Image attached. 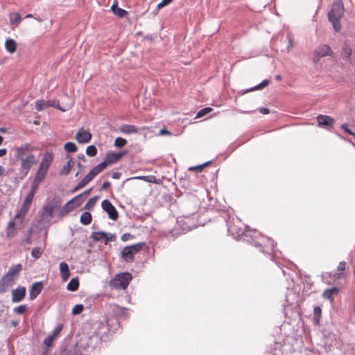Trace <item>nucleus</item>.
Wrapping results in <instances>:
<instances>
[{"label":"nucleus","mask_w":355,"mask_h":355,"mask_svg":"<svg viewBox=\"0 0 355 355\" xmlns=\"http://www.w3.org/2000/svg\"><path fill=\"white\" fill-rule=\"evenodd\" d=\"M171 1H160L159 3L157 6V8L155 11H153L154 15L157 13V10L161 9L162 8L168 5Z\"/></svg>","instance_id":"obj_57"},{"label":"nucleus","mask_w":355,"mask_h":355,"mask_svg":"<svg viewBox=\"0 0 355 355\" xmlns=\"http://www.w3.org/2000/svg\"><path fill=\"white\" fill-rule=\"evenodd\" d=\"M27 310V306L25 304L19 305L17 307H15L13 311L17 314H23Z\"/></svg>","instance_id":"obj_48"},{"label":"nucleus","mask_w":355,"mask_h":355,"mask_svg":"<svg viewBox=\"0 0 355 355\" xmlns=\"http://www.w3.org/2000/svg\"><path fill=\"white\" fill-rule=\"evenodd\" d=\"M98 198V196H94V197L91 198L85 204L84 209H88V210L92 209L94 208V207L95 206Z\"/></svg>","instance_id":"obj_36"},{"label":"nucleus","mask_w":355,"mask_h":355,"mask_svg":"<svg viewBox=\"0 0 355 355\" xmlns=\"http://www.w3.org/2000/svg\"><path fill=\"white\" fill-rule=\"evenodd\" d=\"M47 103H48V107L51 106L53 107H55L62 112H65L67 110L66 108H64V107H62L60 106L59 101L57 100L48 101Z\"/></svg>","instance_id":"obj_43"},{"label":"nucleus","mask_w":355,"mask_h":355,"mask_svg":"<svg viewBox=\"0 0 355 355\" xmlns=\"http://www.w3.org/2000/svg\"><path fill=\"white\" fill-rule=\"evenodd\" d=\"M198 215L193 214L191 215L183 216L177 219V225L171 233L172 235L178 236L180 234H184L193 228L200 225H204V223L197 219Z\"/></svg>","instance_id":"obj_1"},{"label":"nucleus","mask_w":355,"mask_h":355,"mask_svg":"<svg viewBox=\"0 0 355 355\" xmlns=\"http://www.w3.org/2000/svg\"><path fill=\"white\" fill-rule=\"evenodd\" d=\"M35 148L29 143L22 144L15 149V157L17 159H21L31 156H34L32 153Z\"/></svg>","instance_id":"obj_9"},{"label":"nucleus","mask_w":355,"mask_h":355,"mask_svg":"<svg viewBox=\"0 0 355 355\" xmlns=\"http://www.w3.org/2000/svg\"><path fill=\"white\" fill-rule=\"evenodd\" d=\"M92 216L90 212L89 211H84L80 218V222L83 225H88L92 223Z\"/></svg>","instance_id":"obj_29"},{"label":"nucleus","mask_w":355,"mask_h":355,"mask_svg":"<svg viewBox=\"0 0 355 355\" xmlns=\"http://www.w3.org/2000/svg\"><path fill=\"white\" fill-rule=\"evenodd\" d=\"M46 173L47 171H44L42 169L40 170V168H38L33 180L36 181L38 183H40L45 178Z\"/></svg>","instance_id":"obj_35"},{"label":"nucleus","mask_w":355,"mask_h":355,"mask_svg":"<svg viewBox=\"0 0 355 355\" xmlns=\"http://www.w3.org/2000/svg\"><path fill=\"white\" fill-rule=\"evenodd\" d=\"M344 12V6L343 1H334L331 8L328 13L329 20L333 25L335 31L338 32L340 30L341 25L340 19Z\"/></svg>","instance_id":"obj_4"},{"label":"nucleus","mask_w":355,"mask_h":355,"mask_svg":"<svg viewBox=\"0 0 355 355\" xmlns=\"http://www.w3.org/2000/svg\"><path fill=\"white\" fill-rule=\"evenodd\" d=\"M54 337H53L52 336L49 335L47 337H46L44 340V344L46 346V347H50L51 345H52V343L54 340Z\"/></svg>","instance_id":"obj_53"},{"label":"nucleus","mask_w":355,"mask_h":355,"mask_svg":"<svg viewBox=\"0 0 355 355\" xmlns=\"http://www.w3.org/2000/svg\"><path fill=\"white\" fill-rule=\"evenodd\" d=\"M321 308L320 306H315L313 309V314H314V322L318 323L320 321V317L321 315Z\"/></svg>","instance_id":"obj_45"},{"label":"nucleus","mask_w":355,"mask_h":355,"mask_svg":"<svg viewBox=\"0 0 355 355\" xmlns=\"http://www.w3.org/2000/svg\"><path fill=\"white\" fill-rule=\"evenodd\" d=\"M48 107V103L44 100H40L36 102L35 108L37 111L44 110Z\"/></svg>","instance_id":"obj_42"},{"label":"nucleus","mask_w":355,"mask_h":355,"mask_svg":"<svg viewBox=\"0 0 355 355\" xmlns=\"http://www.w3.org/2000/svg\"><path fill=\"white\" fill-rule=\"evenodd\" d=\"M341 129H343L345 132L348 133L349 135H353L355 137V133L353 132L349 128L348 125L347 123H344L341 125Z\"/></svg>","instance_id":"obj_58"},{"label":"nucleus","mask_w":355,"mask_h":355,"mask_svg":"<svg viewBox=\"0 0 355 355\" xmlns=\"http://www.w3.org/2000/svg\"><path fill=\"white\" fill-rule=\"evenodd\" d=\"M72 159L70 158L67 162V164H65L62 168L60 173L62 175H68L70 173L71 168L72 167Z\"/></svg>","instance_id":"obj_38"},{"label":"nucleus","mask_w":355,"mask_h":355,"mask_svg":"<svg viewBox=\"0 0 355 355\" xmlns=\"http://www.w3.org/2000/svg\"><path fill=\"white\" fill-rule=\"evenodd\" d=\"M26 289L24 286H18L12 291V302L17 303L22 301L26 296Z\"/></svg>","instance_id":"obj_15"},{"label":"nucleus","mask_w":355,"mask_h":355,"mask_svg":"<svg viewBox=\"0 0 355 355\" xmlns=\"http://www.w3.org/2000/svg\"><path fill=\"white\" fill-rule=\"evenodd\" d=\"M210 163V162H207L202 164H200V165H198V166H191L189 168V170L190 171H193V170H196V171L198 172H200L202 171V168L205 166H207Z\"/></svg>","instance_id":"obj_52"},{"label":"nucleus","mask_w":355,"mask_h":355,"mask_svg":"<svg viewBox=\"0 0 355 355\" xmlns=\"http://www.w3.org/2000/svg\"><path fill=\"white\" fill-rule=\"evenodd\" d=\"M212 111V108L210 107H207L203 109H201L200 111L198 112L196 114V118H201L207 114H209Z\"/></svg>","instance_id":"obj_41"},{"label":"nucleus","mask_w":355,"mask_h":355,"mask_svg":"<svg viewBox=\"0 0 355 355\" xmlns=\"http://www.w3.org/2000/svg\"><path fill=\"white\" fill-rule=\"evenodd\" d=\"M318 125L322 128L329 129L333 127L335 121L334 119L328 115L320 114L317 116Z\"/></svg>","instance_id":"obj_14"},{"label":"nucleus","mask_w":355,"mask_h":355,"mask_svg":"<svg viewBox=\"0 0 355 355\" xmlns=\"http://www.w3.org/2000/svg\"><path fill=\"white\" fill-rule=\"evenodd\" d=\"M31 234H32V229H30L25 237V239L22 241L23 244L30 245L31 244Z\"/></svg>","instance_id":"obj_50"},{"label":"nucleus","mask_w":355,"mask_h":355,"mask_svg":"<svg viewBox=\"0 0 355 355\" xmlns=\"http://www.w3.org/2000/svg\"><path fill=\"white\" fill-rule=\"evenodd\" d=\"M64 148L68 153H73L77 150L76 145L71 141L67 142L64 146Z\"/></svg>","instance_id":"obj_37"},{"label":"nucleus","mask_w":355,"mask_h":355,"mask_svg":"<svg viewBox=\"0 0 355 355\" xmlns=\"http://www.w3.org/2000/svg\"><path fill=\"white\" fill-rule=\"evenodd\" d=\"M346 262L340 261L338 266L337 270L338 271H344L345 270Z\"/></svg>","instance_id":"obj_61"},{"label":"nucleus","mask_w":355,"mask_h":355,"mask_svg":"<svg viewBox=\"0 0 355 355\" xmlns=\"http://www.w3.org/2000/svg\"><path fill=\"white\" fill-rule=\"evenodd\" d=\"M76 139L80 144H85L89 142L92 139V134L85 130L83 128L78 130L76 133Z\"/></svg>","instance_id":"obj_17"},{"label":"nucleus","mask_w":355,"mask_h":355,"mask_svg":"<svg viewBox=\"0 0 355 355\" xmlns=\"http://www.w3.org/2000/svg\"><path fill=\"white\" fill-rule=\"evenodd\" d=\"M80 198V196H76V197L71 199L69 202H67L63 207L60 206V208L58 210V216L59 218H62L69 212L72 211L75 209V207L71 205L72 202Z\"/></svg>","instance_id":"obj_13"},{"label":"nucleus","mask_w":355,"mask_h":355,"mask_svg":"<svg viewBox=\"0 0 355 355\" xmlns=\"http://www.w3.org/2000/svg\"><path fill=\"white\" fill-rule=\"evenodd\" d=\"M227 232L230 234H232L234 238L239 239L241 236L244 237V240L250 241L249 238H251L253 233V230H245L244 231L241 227H239L234 224V223L230 220L227 221Z\"/></svg>","instance_id":"obj_6"},{"label":"nucleus","mask_w":355,"mask_h":355,"mask_svg":"<svg viewBox=\"0 0 355 355\" xmlns=\"http://www.w3.org/2000/svg\"><path fill=\"white\" fill-rule=\"evenodd\" d=\"M105 236H106L105 232H93L90 235V238L94 241H100L102 239H104Z\"/></svg>","instance_id":"obj_33"},{"label":"nucleus","mask_w":355,"mask_h":355,"mask_svg":"<svg viewBox=\"0 0 355 355\" xmlns=\"http://www.w3.org/2000/svg\"><path fill=\"white\" fill-rule=\"evenodd\" d=\"M9 17L10 24L15 26H17L21 19L20 14L17 12L10 13Z\"/></svg>","instance_id":"obj_34"},{"label":"nucleus","mask_w":355,"mask_h":355,"mask_svg":"<svg viewBox=\"0 0 355 355\" xmlns=\"http://www.w3.org/2000/svg\"><path fill=\"white\" fill-rule=\"evenodd\" d=\"M62 327H63V326H62V324H58L55 327V329H54L53 333L51 334V336H52L53 337L55 338L58 336V334L62 331Z\"/></svg>","instance_id":"obj_51"},{"label":"nucleus","mask_w":355,"mask_h":355,"mask_svg":"<svg viewBox=\"0 0 355 355\" xmlns=\"http://www.w3.org/2000/svg\"><path fill=\"white\" fill-rule=\"evenodd\" d=\"M110 331L108 324L101 322L98 324V328L94 331V335L92 336L89 339L91 341L94 340L96 343L101 341L105 336Z\"/></svg>","instance_id":"obj_11"},{"label":"nucleus","mask_w":355,"mask_h":355,"mask_svg":"<svg viewBox=\"0 0 355 355\" xmlns=\"http://www.w3.org/2000/svg\"><path fill=\"white\" fill-rule=\"evenodd\" d=\"M333 55L334 52L332 51L329 45L320 44L316 47V49L314 51L313 62L315 64H318L321 58Z\"/></svg>","instance_id":"obj_10"},{"label":"nucleus","mask_w":355,"mask_h":355,"mask_svg":"<svg viewBox=\"0 0 355 355\" xmlns=\"http://www.w3.org/2000/svg\"><path fill=\"white\" fill-rule=\"evenodd\" d=\"M250 239L251 241L249 242H252V245L255 247H259L260 251L263 253L270 254L273 250V241L270 238L263 236L256 230H253Z\"/></svg>","instance_id":"obj_3"},{"label":"nucleus","mask_w":355,"mask_h":355,"mask_svg":"<svg viewBox=\"0 0 355 355\" xmlns=\"http://www.w3.org/2000/svg\"><path fill=\"white\" fill-rule=\"evenodd\" d=\"M79 281L78 278L71 279L67 286V289L70 291H76L78 289Z\"/></svg>","instance_id":"obj_32"},{"label":"nucleus","mask_w":355,"mask_h":355,"mask_svg":"<svg viewBox=\"0 0 355 355\" xmlns=\"http://www.w3.org/2000/svg\"><path fill=\"white\" fill-rule=\"evenodd\" d=\"M127 143V141L122 137H117L114 141V146L117 148L123 147Z\"/></svg>","instance_id":"obj_46"},{"label":"nucleus","mask_w":355,"mask_h":355,"mask_svg":"<svg viewBox=\"0 0 355 355\" xmlns=\"http://www.w3.org/2000/svg\"><path fill=\"white\" fill-rule=\"evenodd\" d=\"M43 251L44 250L42 248L37 247L32 249L31 254V256L36 259L41 257L42 254L43 253Z\"/></svg>","instance_id":"obj_39"},{"label":"nucleus","mask_w":355,"mask_h":355,"mask_svg":"<svg viewBox=\"0 0 355 355\" xmlns=\"http://www.w3.org/2000/svg\"><path fill=\"white\" fill-rule=\"evenodd\" d=\"M43 288L42 282H36L33 283L30 288L29 299L33 300L35 299L41 293Z\"/></svg>","instance_id":"obj_19"},{"label":"nucleus","mask_w":355,"mask_h":355,"mask_svg":"<svg viewBox=\"0 0 355 355\" xmlns=\"http://www.w3.org/2000/svg\"><path fill=\"white\" fill-rule=\"evenodd\" d=\"M269 83H270V81L268 80H267V79L263 80L259 84L255 85L254 87L249 88L248 89L245 90L243 92V94H245V93H248V92H252L254 90L262 89L264 87H266L269 84Z\"/></svg>","instance_id":"obj_31"},{"label":"nucleus","mask_w":355,"mask_h":355,"mask_svg":"<svg viewBox=\"0 0 355 355\" xmlns=\"http://www.w3.org/2000/svg\"><path fill=\"white\" fill-rule=\"evenodd\" d=\"M14 279L12 277H10L8 275H5L0 279V293H4L10 287L14 282Z\"/></svg>","instance_id":"obj_20"},{"label":"nucleus","mask_w":355,"mask_h":355,"mask_svg":"<svg viewBox=\"0 0 355 355\" xmlns=\"http://www.w3.org/2000/svg\"><path fill=\"white\" fill-rule=\"evenodd\" d=\"M40 183L33 180L31 186V191L28 193H32V194L35 195V191H37Z\"/></svg>","instance_id":"obj_56"},{"label":"nucleus","mask_w":355,"mask_h":355,"mask_svg":"<svg viewBox=\"0 0 355 355\" xmlns=\"http://www.w3.org/2000/svg\"><path fill=\"white\" fill-rule=\"evenodd\" d=\"M31 205L26 204L23 202L19 212L15 215V218L20 219V223L23 222L24 218L28 211Z\"/></svg>","instance_id":"obj_26"},{"label":"nucleus","mask_w":355,"mask_h":355,"mask_svg":"<svg viewBox=\"0 0 355 355\" xmlns=\"http://www.w3.org/2000/svg\"><path fill=\"white\" fill-rule=\"evenodd\" d=\"M22 270V265L20 263H17L15 266H11L9 269L8 272L6 274L10 277H12L15 280V278L19 275V272Z\"/></svg>","instance_id":"obj_22"},{"label":"nucleus","mask_w":355,"mask_h":355,"mask_svg":"<svg viewBox=\"0 0 355 355\" xmlns=\"http://www.w3.org/2000/svg\"><path fill=\"white\" fill-rule=\"evenodd\" d=\"M133 236L129 233H125L121 236V240L123 241H127L130 238H132Z\"/></svg>","instance_id":"obj_64"},{"label":"nucleus","mask_w":355,"mask_h":355,"mask_svg":"<svg viewBox=\"0 0 355 355\" xmlns=\"http://www.w3.org/2000/svg\"><path fill=\"white\" fill-rule=\"evenodd\" d=\"M95 178V175H94V174L92 173V172H89L86 176L83 178L84 180L87 182V184L89 182H90L94 178Z\"/></svg>","instance_id":"obj_59"},{"label":"nucleus","mask_w":355,"mask_h":355,"mask_svg":"<svg viewBox=\"0 0 355 355\" xmlns=\"http://www.w3.org/2000/svg\"><path fill=\"white\" fill-rule=\"evenodd\" d=\"M132 277L129 272H121L116 275L110 282V286L115 289H125Z\"/></svg>","instance_id":"obj_5"},{"label":"nucleus","mask_w":355,"mask_h":355,"mask_svg":"<svg viewBox=\"0 0 355 355\" xmlns=\"http://www.w3.org/2000/svg\"><path fill=\"white\" fill-rule=\"evenodd\" d=\"M53 160V154L51 151H46L44 153L42 159L40 164L39 168L47 171L49 166Z\"/></svg>","instance_id":"obj_16"},{"label":"nucleus","mask_w":355,"mask_h":355,"mask_svg":"<svg viewBox=\"0 0 355 355\" xmlns=\"http://www.w3.org/2000/svg\"><path fill=\"white\" fill-rule=\"evenodd\" d=\"M102 209L107 214L109 218L116 220L119 214L116 209L109 200H103L101 202Z\"/></svg>","instance_id":"obj_12"},{"label":"nucleus","mask_w":355,"mask_h":355,"mask_svg":"<svg viewBox=\"0 0 355 355\" xmlns=\"http://www.w3.org/2000/svg\"><path fill=\"white\" fill-rule=\"evenodd\" d=\"M86 154L89 157H94L97 154V148L94 145L88 146L86 148Z\"/></svg>","instance_id":"obj_44"},{"label":"nucleus","mask_w":355,"mask_h":355,"mask_svg":"<svg viewBox=\"0 0 355 355\" xmlns=\"http://www.w3.org/2000/svg\"><path fill=\"white\" fill-rule=\"evenodd\" d=\"M31 205L26 204L23 202L19 212L15 215V218L20 219V223L23 222L24 218L28 211Z\"/></svg>","instance_id":"obj_25"},{"label":"nucleus","mask_w":355,"mask_h":355,"mask_svg":"<svg viewBox=\"0 0 355 355\" xmlns=\"http://www.w3.org/2000/svg\"><path fill=\"white\" fill-rule=\"evenodd\" d=\"M84 309V306L83 304H78L73 306L72 309V314L73 315H78L83 312Z\"/></svg>","instance_id":"obj_47"},{"label":"nucleus","mask_w":355,"mask_h":355,"mask_svg":"<svg viewBox=\"0 0 355 355\" xmlns=\"http://www.w3.org/2000/svg\"><path fill=\"white\" fill-rule=\"evenodd\" d=\"M105 245H107L110 242L115 241V235L111 233H107L104 238Z\"/></svg>","instance_id":"obj_49"},{"label":"nucleus","mask_w":355,"mask_h":355,"mask_svg":"<svg viewBox=\"0 0 355 355\" xmlns=\"http://www.w3.org/2000/svg\"><path fill=\"white\" fill-rule=\"evenodd\" d=\"M5 48L8 52L13 53L16 51L17 44L13 39H7L5 42Z\"/></svg>","instance_id":"obj_28"},{"label":"nucleus","mask_w":355,"mask_h":355,"mask_svg":"<svg viewBox=\"0 0 355 355\" xmlns=\"http://www.w3.org/2000/svg\"><path fill=\"white\" fill-rule=\"evenodd\" d=\"M17 232L15 228V224L13 220L9 221L7 227L6 236L8 238H12L15 236Z\"/></svg>","instance_id":"obj_30"},{"label":"nucleus","mask_w":355,"mask_h":355,"mask_svg":"<svg viewBox=\"0 0 355 355\" xmlns=\"http://www.w3.org/2000/svg\"><path fill=\"white\" fill-rule=\"evenodd\" d=\"M34 196H35V195L32 194V193H28L26 195V198H24V201H23V202H25L26 204H30V205H31L32 201H33V198H34Z\"/></svg>","instance_id":"obj_55"},{"label":"nucleus","mask_w":355,"mask_h":355,"mask_svg":"<svg viewBox=\"0 0 355 355\" xmlns=\"http://www.w3.org/2000/svg\"><path fill=\"white\" fill-rule=\"evenodd\" d=\"M110 10L114 15L119 18H123L128 15V12L125 10L118 6L117 1H114L110 8Z\"/></svg>","instance_id":"obj_21"},{"label":"nucleus","mask_w":355,"mask_h":355,"mask_svg":"<svg viewBox=\"0 0 355 355\" xmlns=\"http://www.w3.org/2000/svg\"><path fill=\"white\" fill-rule=\"evenodd\" d=\"M286 40H288V44H287L286 49H287L288 51H289L293 48V40L289 37V35H288V37H286Z\"/></svg>","instance_id":"obj_63"},{"label":"nucleus","mask_w":355,"mask_h":355,"mask_svg":"<svg viewBox=\"0 0 355 355\" xmlns=\"http://www.w3.org/2000/svg\"><path fill=\"white\" fill-rule=\"evenodd\" d=\"M60 272L63 281H67L70 276L69 266L65 262L60 263Z\"/></svg>","instance_id":"obj_24"},{"label":"nucleus","mask_w":355,"mask_h":355,"mask_svg":"<svg viewBox=\"0 0 355 355\" xmlns=\"http://www.w3.org/2000/svg\"><path fill=\"white\" fill-rule=\"evenodd\" d=\"M338 291L339 289L338 287L326 289L322 293V297L324 299L332 301L334 296L338 293Z\"/></svg>","instance_id":"obj_23"},{"label":"nucleus","mask_w":355,"mask_h":355,"mask_svg":"<svg viewBox=\"0 0 355 355\" xmlns=\"http://www.w3.org/2000/svg\"><path fill=\"white\" fill-rule=\"evenodd\" d=\"M62 205V199L55 195L51 199H47L44 202L40 214V221L43 223H49L53 218L54 213L58 211Z\"/></svg>","instance_id":"obj_2"},{"label":"nucleus","mask_w":355,"mask_h":355,"mask_svg":"<svg viewBox=\"0 0 355 355\" xmlns=\"http://www.w3.org/2000/svg\"><path fill=\"white\" fill-rule=\"evenodd\" d=\"M352 54V50L349 46L345 44L342 49V55L344 58H349Z\"/></svg>","instance_id":"obj_40"},{"label":"nucleus","mask_w":355,"mask_h":355,"mask_svg":"<svg viewBox=\"0 0 355 355\" xmlns=\"http://www.w3.org/2000/svg\"><path fill=\"white\" fill-rule=\"evenodd\" d=\"M120 131L124 134H135L138 132L137 127L132 125L123 124L120 128Z\"/></svg>","instance_id":"obj_27"},{"label":"nucleus","mask_w":355,"mask_h":355,"mask_svg":"<svg viewBox=\"0 0 355 355\" xmlns=\"http://www.w3.org/2000/svg\"><path fill=\"white\" fill-rule=\"evenodd\" d=\"M19 160L21 162V166L18 175L19 179L22 180L28 174L31 167L37 162V159L34 155Z\"/></svg>","instance_id":"obj_8"},{"label":"nucleus","mask_w":355,"mask_h":355,"mask_svg":"<svg viewBox=\"0 0 355 355\" xmlns=\"http://www.w3.org/2000/svg\"><path fill=\"white\" fill-rule=\"evenodd\" d=\"M143 245L144 243H139L125 246L121 252V257L126 262L133 261L135 255L141 250Z\"/></svg>","instance_id":"obj_7"},{"label":"nucleus","mask_w":355,"mask_h":355,"mask_svg":"<svg viewBox=\"0 0 355 355\" xmlns=\"http://www.w3.org/2000/svg\"><path fill=\"white\" fill-rule=\"evenodd\" d=\"M83 202V198H78V200L73 201V202H72V205H73L75 207V208L79 207Z\"/></svg>","instance_id":"obj_62"},{"label":"nucleus","mask_w":355,"mask_h":355,"mask_svg":"<svg viewBox=\"0 0 355 355\" xmlns=\"http://www.w3.org/2000/svg\"><path fill=\"white\" fill-rule=\"evenodd\" d=\"M125 154V152L108 153L103 161L105 162L107 166L108 164H114L118 162Z\"/></svg>","instance_id":"obj_18"},{"label":"nucleus","mask_w":355,"mask_h":355,"mask_svg":"<svg viewBox=\"0 0 355 355\" xmlns=\"http://www.w3.org/2000/svg\"><path fill=\"white\" fill-rule=\"evenodd\" d=\"M94 167L99 173H101L107 167V164L105 163V162L103 161L102 162L99 163Z\"/></svg>","instance_id":"obj_54"},{"label":"nucleus","mask_w":355,"mask_h":355,"mask_svg":"<svg viewBox=\"0 0 355 355\" xmlns=\"http://www.w3.org/2000/svg\"><path fill=\"white\" fill-rule=\"evenodd\" d=\"M95 178V175H94V174L92 173V172H89L86 176L83 178L84 180L87 182V184L89 182H90L94 178Z\"/></svg>","instance_id":"obj_60"}]
</instances>
